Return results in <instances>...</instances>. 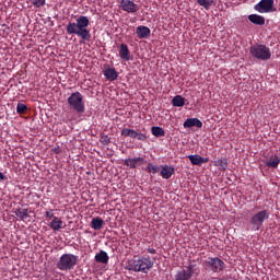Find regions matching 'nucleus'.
<instances>
[{"mask_svg": "<svg viewBox=\"0 0 280 280\" xmlns=\"http://www.w3.org/2000/svg\"><path fill=\"white\" fill-rule=\"evenodd\" d=\"M148 253H150L151 255H156V249L148 248Z\"/></svg>", "mask_w": 280, "mask_h": 280, "instance_id": "obj_34", "label": "nucleus"}, {"mask_svg": "<svg viewBox=\"0 0 280 280\" xmlns=\"http://www.w3.org/2000/svg\"><path fill=\"white\" fill-rule=\"evenodd\" d=\"M248 21L254 25H266V18L259 14H250L248 15Z\"/></svg>", "mask_w": 280, "mask_h": 280, "instance_id": "obj_19", "label": "nucleus"}, {"mask_svg": "<svg viewBox=\"0 0 280 280\" xmlns=\"http://www.w3.org/2000/svg\"><path fill=\"white\" fill-rule=\"evenodd\" d=\"M154 267V261L150 256L148 257H139L138 259L129 260L126 269L132 272H142L143 275H148L150 270Z\"/></svg>", "mask_w": 280, "mask_h": 280, "instance_id": "obj_2", "label": "nucleus"}, {"mask_svg": "<svg viewBox=\"0 0 280 280\" xmlns=\"http://www.w3.org/2000/svg\"><path fill=\"white\" fill-rule=\"evenodd\" d=\"M101 143L103 145H108V143H110V138L107 135H104L101 137Z\"/></svg>", "mask_w": 280, "mask_h": 280, "instance_id": "obj_32", "label": "nucleus"}, {"mask_svg": "<svg viewBox=\"0 0 280 280\" xmlns=\"http://www.w3.org/2000/svg\"><path fill=\"white\" fill-rule=\"evenodd\" d=\"M151 132L153 137H165V130L161 127H152Z\"/></svg>", "mask_w": 280, "mask_h": 280, "instance_id": "obj_26", "label": "nucleus"}, {"mask_svg": "<svg viewBox=\"0 0 280 280\" xmlns=\"http://www.w3.org/2000/svg\"><path fill=\"white\" fill-rule=\"evenodd\" d=\"M68 105L71 110L82 114L85 110L84 96L80 92H74L68 97Z\"/></svg>", "mask_w": 280, "mask_h": 280, "instance_id": "obj_6", "label": "nucleus"}, {"mask_svg": "<svg viewBox=\"0 0 280 280\" xmlns=\"http://www.w3.org/2000/svg\"><path fill=\"white\" fill-rule=\"evenodd\" d=\"M103 75H105L106 80H108V82H115V80H117V78H119V72H117V70H115V68H106L103 71Z\"/></svg>", "mask_w": 280, "mask_h": 280, "instance_id": "obj_15", "label": "nucleus"}, {"mask_svg": "<svg viewBox=\"0 0 280 280\" xmlns=\"http://www.w3.org/2000/svg\"><path fill=\"white\" fill-rule=\"evenodd\" d=\"M95 261H97V264H108V259H110L108 257V254L104 250H101L98 254L95 255L94 257Z\"/></svg>", "mask_w": 280, "mask_h": 280, "instance_id": "obj_22", "label": "nucleus"}, {"mask_svg": "<svg viewBox=\"0 0 280 280\" xmlns=\"http://www.w3.org/2000/svg\"><path fill=\"white\" fill-rule=\"evenodd\" d=\"M119 57L121 58V60H126V62L130 61V49H128V45H120Z\"/></svg>", "mask_w": 280, "mask_h": 280, "instance_id": "obj_20", "label": "nucleus"}, {"mask_svg": "<svg viewBox=\"0 0 280 280\" xmlns=\"http://www.w3.org/2000/svg\"><path fill=\"white\" fill-rule=\"evenodd\" d=\"M5 179H7L5 175H3V174L0 172V180H5Z\"/></svg>", "mask_w": 280, "mask_h": 280, "instance_id": "obj_35", "label": "nucleus"}, {"mask_svg": "<svg viewBox=\"0 0 280 280\" xmlns=\"http://www.w3.org/2000/svg\"><path fill=\"white\" fill-rule=\"evenodd\" d=\"M270 212L268 210H261L253 214L249 219L250 231H261L264 229V222L269 220Z\"/></svg>", "mask_w": 280, "mask_h": 280, "instance_id": "obj_3", "label": "nucleus"}, {"mask_svg": "<svg viewBox=\"0 0 280 280\" xmlns=\"http://www.w3.org/2000/svg\"><path fill=\"white\" fill-rule=\"evenodd\" d=\"M174 172H175L174 166L164 164L161 167L160 176H162V178H164L165 180H168V178H172V176H174Z\"/></svg>", "mask_w": 280, "mask_h": 280, "instance_id": "obj_13", "label": "nucleus"}, {"mask_svg": "<svg viewBox=\"0 0 280 280\" xmlns=\"http://www.w3.org/2000/svg\"><path fill=\"white\" fill-rule=\"evenodd\" d=\"M90 25L86 15H80L75 22H69L66 26V32L69 35L75 34L82 40H91V31L88 28Z\"/></svg>", "mask_w": 280, "mask_h": 280, "instance_id": "obj_1", "label": "nucleus"}, {"mask_svg": "<svg viewBox=\"0 0 280 280\" xmlns=\"http://www.w3.org/2000/svg\"><path fill=\"white\" fill-rule=\"evenodd\" d=\"M198 5L205 8V10H211V5H213V0H197Z\"/></svg>", "mask_w": 280, "mask_h": 280, "instance_id": "obj_28", "label": "nucleus"}, {"mask_svg": "<svg viewBox=\"0 0 280 280\" xmlns=\"http://www.w3.org/2000/svg\"><path fill=\"white\" fill-rule=\"evenodd\" d=\"M208 267L212 272H222L224 270V261L218 257L208 260Z\"/></svg>", "mask_w": 280, "mask_h": 280, "instance_id": "obj_11", "label": "nucleus"}, {"mask_svg": "<svg viewBox=\"0 0 280 280\" xmlns=\"http://www.w3.org/2000/svg\"><path fill=\"white\" fill-rule=\"evenodd\" d=\"M195 275H198V268H196V265L190 264L176 272L175 280H190Z\"/></svg>", "mask_w": 280, "mask_h": 280, "instance_id": "obj_8", "label": "nucleus"}, {"mask_svg": "<svg viewBox=\"0 0 280 280\" xmlns=\"http://www.w3.org/2000/svg\"><path fill=\"white\" fill-rule=\"evenodd\" d=\"M14 213L19 220H27L30 218V214L27 213V209L25 208H18L14 210Z\"/></svg>", "mask_w": 280, "mask_h": 280, "instance_id": "obj_23", "label": "nucleus"}, {"mask_svg": "<svg viewBox=\"0 0 280 280\" xmlns=\"http://www.w3.org/2000/svg\"><path fill=\"white\" fill-rule=\"evenodd\" d=\"M65 222H62V219H60L59 217H54V219L51 220L50 224H48L49 229H51V231H54L55 233H58V231H60L61 229H65Z\"/></svg>", "mask_w": 280, "mask_h": 280, "instance_id": "obj_14", "label": "nucleus"}, {"mask_svg": "<svg viewBox=\"0 0 280 280\" xmlns=\"http://www.w3.org/2000/svg\"><path fill=\"white\" fill-rule=\"evenodd\" d=\"M254 10L259 14H269L270 12H277L275 8V0H260L254 5Z\"/></svg>", "mask_w": 280, "mask_h": 280, "instance_id": "obj_7", "label": "nucleus"}, {"mask_svg": "<svg viewBox=\"0 0 280 280\" xmlns=\"http://www.w3.org/2000/svg\"><path fill=\"white\" fill-rule=\"evenodd\" d=\"M121 137H130V139H138V141H148L145 133L137 132L135 129L124 128L120 131Z\"/></svg>", "mask_w": 280, "mask_h": 280, "instance_id": "obj_9", "label": "nucleus"}, {"mask_svg": "<svg viewBox=\"0 0 280 280\" xmlns=\"http://www.w3.org/2000/svg\"><path fill=\"white\" fill-rule=\"evenodd\" d=\"M214 165L215 167H221V170H226L229 167V161L226 159H218Z\"/></svg>", "mask_w": 280, "mask_h": 280, "instance_id": "obj_29", "label": "nucleus"}, {"mask_svg": "<svg viewBox=\"0 0 280 280\" xmlns=\"http://www.w3.org/2000/svg\"><path fill=\"white\" fill-rule=\"evenodd\" d=\"M120 9L128 14H137L140 10L139 4L132 0H120Z\"/></svg>", "mask_w": 280, "mask_h": 280, "instance_id": "obj_10", "label": "nucleus"}, {"mask_svg": "<svg viewBox=\"0 0 280 280\" xmlns=\"http://www.w3.org/2000/svg\"><path fill=\"white\" fill-rule=\"evenodd\" d=\"M136 34L138 38L143 39V38H148L150 34H152V31L148 26L140 25V26H137Z\"/></svg>", "mask_w": 280, "mask_h": 280, "instance_id": "obj_16", "label": "nucleus"}, {"mask_svg": "<svg viewBox=\"0 0 280 280\" xmlns=\"http://www.w3.org/2000/svg\"><path fill=\"white\" fill-rule=\"evenodd\" d=\"M249 54L253 56V58H256V60H262L266 62V60H270L272 58V52L270 51V48L264 44H256L249 48Z\"/></svg>", "mask_w": 280, "mask_h": 280, "instance_id": "obj_4", "label": "nucleus"}, {"mask_svg": "<svg viewBox=\"0 0 280 280\" xmlns=\"http://www.w3.org/2000/svg\"><path fill=\"white\" fill-rule=\"evenodd\" d=\"M102 226H104V220H102L100 217L92 219L91 229H94V231H100Z\"/></svg>", "mask_w": 280, "mask_h": 280, "instance_id": "obj_24", "label": "nucleus"}, {"mask_svg": "<svg viewBox=\"0 0 280 280\" xmlns=\"http://www.w3.org/2000/svg\"><path fill=\"white\" fill-rule=\"evenodd\" d=\"M202 128V121L198 118H187L184 121V128Z\"/></svg>", "mask_w": 280, "mask_h": 280, "instance_id": "obj_18", "label": "nucleus"}, {"mask_svg": "<svg viewBox=\"0 0 280 280\" xmlns=\"http://www.w3.org/2000/svg\"><path fill=\"white\" fill-rule=\"evenodd\" d=\"M188 159L191 163V165H202L205 163H209V158H202L199 154L188 155Z\"/></svg>", "mask_w": 280, "mask_h": 280, "instance_id": "obj_17", "label": "nucleus"}, {"mask_svg": "<svg viewBox=\"0 0 280 280\" xmlns=\"http://www.w3.org/2000/svg\"><path fill=\"white\" fill-rule=\"evenodd\" d=\"M34 8H43L47 3V0H28Z\"/></svg>", "mask_w": 280, "mask_h": 280, "instance_id": "obj_30", "label": "nucleus"}, {"mask_svg": "<svg viewBox=\"0 0 280 280\" xmlns=\"http://www.w3.org/2000/svg\"><path fill=\"white\" fill-rule=\"evenodd\" d=\"M25 110H27V105H25L23 103H18L16 113L19 115H24Z\"/></svg>", "mask_w": 280, "mask_h": 280, "instance_id": "obj_31", "label": "nucleus"}, {"mask_svg": "<svg viewBox=\"0 0 280 280\" xmlns=\"http://www.w3.org/2000/svg\"><path fill=\"white\" fill-rule=\"evenodd\" d=\"M280 163V158L277 154L271 155L267 161H266V166L267 167H272L276 170V167H279Z\"/></svg>", "mask_w": 280, "mask_h": 280, "instance_id": "obj_21", "label": "nucleus"}, {"mask_svg": "<svg viewBox=\"0 0 280 280\" xmlns=\"http://www.w3.org/2000/svg\"><path fill=\"white\" fill-rule=\"evenodd\" d=\"M145 159L143 158H132V159H126L124 161V165L127 167H130V170H135L136 167H139L141 165H145Z\"/></svg>", "mask_w": 280, "mask_h": 280, "instance_id": "obj_12", "label": "nucleus"}, {"mask_svg": "<svg viewBox=\"0 0 280 280\" xmlns=\"http://www.w3.org/2000/svg\"><path fill=\"white\" fill-rule=\"evenodd\" d=\"M161 167H159V165H154L152 163H149L145 167V172H148L149 174H159Z\"/></svg>", "mask_w": 280, "mask_h": 280, "instance_id": "obj_27", "label": "nucleus"}, {"mask_svg": "<svg viewBox=\"0 0 280 280\" xmlns=\"http://www.w3.org/2000/svg\"><path fill=\"white\" fill-rule=\"evenodd\" d=\"M172 104L176 108H180V107L185 106V97H182L180 95H176L173 97Z\"/></svg>", "mask_w": 280, "mask_h": 280, "instance_id": "obj_25", "label": "nucleus"}, {"mask_svg": "<svg viewBox=\"0 0 280 280\" xmlns=\"http://www.w3.org/2000/svg\"><path fill=\"white\" fill-rule=\"evenodd\" d=\"M78 265V256L73 254H62L57 262L58 270H73Z\"/></svg>", "mask_w": 280, "mask_h": 280, "instance_id": "obj_5", "label": "nucleus"}, {"mask_svg": "<svg viewBox=\"0 0 280 280\" xmlns=\"http://www.w3.org/2000/svg\"><path fill=\"white\" fill-rule=\"evenodd\" d=\"M45 218H48L49 220H54V218H56L55 215H54V210H50V211H46L45 212Z\"/></svg>", "mask_w": 280, "mask_h": 280, "instance_id": "obj_33", "label": "nucleus"}]
</instances>
